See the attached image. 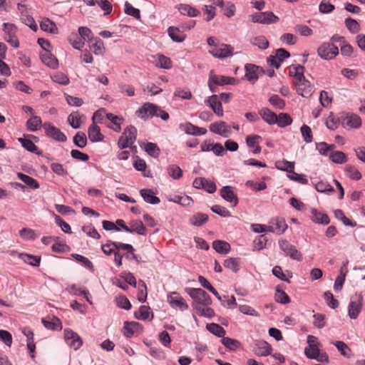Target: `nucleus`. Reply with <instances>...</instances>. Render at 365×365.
Returning a JSON list of instances; mask_svg holds the SVG:
<instances>
[{"label":"nucleus","mask_w":365,"mask_h":365,"mask_svg":"<svg viewBox=\"0 0 365 365\" xmlns=\"http://www.w3.org/2000/svg\"><path fill=\"white\" fill-rule=\"evenodd\" d=\"M341 125L345 128H359L361 125V118L354 113H343L340 117Z\"/></svg>","instance_id":"0eeeda50"},{"label":"nucleus","mask_w":365,"mask_h":365,"mask_svg":"<svg viewBox=\"0 0 365 365\" xmlns=\"http://www.w3.org/2000/svg\"><path fill=\"white\" fill-rule=\"evenodd\" d=\"M145 151L153 158H158L160 154V150L156 143H147L144 146Z\"/></svg>","instance_id":"79ce46f5"},{"label":"nucleus","mask_w":365,"mask_h":365,"mask_svg":"<svg viewBox=\"0 0 365 365\" xmlns=\"http://www.w3.org/2000/svg\"><path fill=\"white\" fill-rule=\"evenodd\" d=\"M274 298L277 302L282 304H288L290 302L289 297L287 295V293H285L280 289L279 286H277L276 288Z\"/></svg>","instance_id":"a18cd8bd"},{"label":"nucleus","mask_w":365,"mask_h":365,"mask_svg":"<svg viewBox=\"0 0 365 365\" xmlns=\"http://www.w3.org/2000/svg\"><path fill=\"white\" fill-rule=\"evenodd\" d=\"M259 113L262 118L269 125L275 124L277 121V115L267 108L261 109Z\"/></svg>","instance_id":"393cba45"},{"label":"nucleus","mask_w":365,"mask_h":365,"mask_svg":"<svg viewBox=\"0 0 365 365\" xmlns=\"http://www.w3.org/2000/svg\"><path fill=\"white\" fill-rule=\"evenodd\" d=\"M168 175L175 180L180 179L182 176V170L176 165H170L168 167Z\"/></svg>","instance_id":"052dcab7"},{"label":"nucleus","mask_w":365,"mask_h":365,"mask_svg":"<svg viewBox=\"0 0 365 365\" xmlns=\"http://www.w3.org/2000/svg\"><path fill=\"white\" fill-rule=\"evenodd\" d=\"M324 299L327 304L331 309H336L339 307V302L334 299V295L329 291H327L324 294Z\"/></svg>","instance_id":"680f3d73"},{"label":"nucleus","mask_w":365,"mask_h":365,"mask_svg":"<svg viewBox=\"0 0 365 365\" xmlns=\"http://www.w3.org/2000/svg\"><path fill=\"white\" fill-rule=\"evenodd\" d=\"M122 135L128 140L130 145H133L137 138V129L133 125H129L124 129Z\"/></svg>","instance_id":"72a5a7b5"},{"label":"nucleus","mask_w":365,"mask_h":365,"mask_svg":"<svg viewBox=\"0 0 365 365\" xmlns=\"http://www.w3.org/2000/svg\"><path fill=\"white\" fill-rule=\"evenodd\" d=\"M279 248L288 256L290 257L292 259L297 261L302 260V255L300 252H299L296 247L289 244L287 240H279Z\"/></svg>","instance_id":"9d476101"},{"label":"nucleus","mask_w":365,"mask_h":365,"mask_svg":"<svg viewBox=\"0 0 365 365\" xmlns=\"http://www.w3.org/2000/svg\"><path fill=\"white\" fill-rule=\"evenodd\" d=\"M64 339L66 344L74 350H78L83 344L81 336L70 329H64Z\"/></svg>","instance_id":"1a4fd4ad"},{"label":"nucleus","mask_w":365,"mask_h":365,"mask_svg":"<svg viewBox=\"0 0 365 365\" xmlns=\"http://www.w3.org/2000/svg\"><path fill=\"white\" fill-rule=\"evenodd\" d=\"M71 256L76 261L81 262L89 270L92 272L94 271V267L92 262L89 260L87 257L78 254H72Z\"/></svg>","instance_id":"bf43d9fd"},{"label":"nucleus","mask_w":365,"mask_h":365,"mask_svg":"<svg viewBox=\"0 0 365 365\" xmlns=\"http://www.w3.org/2000/svg\"><path fill=\"white\" fill-rule=\"evenodd\" d=\"M196 313L200 317L212 318L215 316L214 310L208 306H200L195 309Z\"/></svg>","instance_id":"6e6d98bb"},{"label":"nucleus","mask_w":365,"mask_h":365,"mask_svg":"<svg viewBox=\"0 0 365 365\" xmlns=\"http://www.w3.org/2000/svg\"><path fill=\"white\" fill-rule=\"evenodd\" d=\"M210 130L224 138H227L231 134L230 127L224 121L215 122L210 125Z\"/></svg>","instance_id":"9b49d317"},{"label":"nucleus","mask_w":365,"mask_h":365,"mask_svg":"<svg viewBox=\"0 0 365 365\" xmlns=\"http://www.w3.org/2000/svg\"><path fill=\"white\" fill-rule=\"evenodd\" d=\"M3 30L4 31V40L14 48L19 46V42L15 35L17 27L14 24L4 23Z\"/></svg>","instance_id":"39448f33"},{"label":"nucleus","mask_w":365,"mask_h":365,"mask_svg":"<svg viewBox=\"0 0 365 365\" xmlns=\"http://www.w3.org/2000/svg\"><path fill=\"white\" fill-rule=\"evenodd\" d=\"M208 215L202 212L194 214L190 219V223L196 227H200L208 220Z\"/></svg>","instance_id":"c85d7f7f"},{"label":"nucleus","mask_w":365,"mask_h":365,"mask_svg":"<svg viewBox=\"0 0 365 365\" xmlns=\"http://www.w3.org/2000/svg\"><path fill=\"white\" fill-rule=\"evenodd\" d=\"M92 43L91 48L96 55H101L104 51V46L103 41L99 38H95Z\"/></svg>","instance_id":"0e129e2a"},{"label":"nucleus","mask_w":365,"mask_h":365,"mask_svg":"<svg viewBox=\"0 0 365 365\" xmlns=\"http://www.w3.org/2000/svg\"><path fill=\"white\" fill-rule=\"evenodd\" d=\"M335 148V145H329L325 142H321L316 143V149L322 155L327 156L329 151L333 150Z\"/></svg>","instance_id":"603ef678"},{"label":"nucleus","mask_w":365,"mask_h":365,"mask_svg":"<svg viewBox=\"0 0 365 365\" xmlns=\"http://www.w3.org/2000/svg\"><path fill=\"white\" fill-rule=\"evenodd\" d=\"M255 353L258 356H265L271 354L272 346L265 341H257L254 348Z\"/></svg>","instance_id":"aec40b11"},{"label":"nucleus","mask_w":365,"mask_h":365,"mask_svg":"<svg viewBox=\"0 0 365 365\" xmlns=\"http://www.w3.org/2000/svg\"><path fill=\"white\" fill-rule=\"evenodd\" d=\"M81 115L78 111L72 112L68 117V122L69 125L74 129H78L81 127Z\"/></svg>","instance_id":"37998d69"},{"label":"nucleus","mask_w":365,"mask_h":365,"mask_svg":"<svg viewBox=\"0 0 365 365\" xmlns=\"http://www.w3.org/2000/svg\"><path fill=\"white\" fill-rule=\"evenodd\" d=\"M169 200L180 204L182 206H189L192 202V198L187 195H175L173 198H170Z\"/></svg>","instance_id":"13d9d810"},{"label":"nucleus","mask_w":365,"mask_h":365,"mask_svg":"<svg viewBox=\"0 0 365 365\" xmlns=\"http://www.w3.org/2000/svg\"><path fill=\"white\" fill-rule=\"evenodd\" d=\"M124 11L127 15L131 16L136 19H140V12L138 9L134 8L129 2L125 1Z\"/></svg>","instance_id":"e2e57ef3"},{"label":"nucleus","mask_w":365,"mask_h":365,"mask_svg":"<svg viewBox=\"0 0 365 365\" xmlns=\"http://www.w3.org/2000/svg\"><path fill=\"white\" fill-rule=\"evenodd\" d=\"M40 58L41 61L51 68L55 69L58 66V59L49 51L41 53Z\"/></svg>","instance_id":"4be33fe9"},{"label":"nucleus","mask_w":365,"mask_h":365,"mask_svg":"<svg viewBox=\"0 0 365 365\" xmlns=\"http://www.w3.org/2000/svg\"><path fill=\"white\" fill-rule=\"evenodd\" d=\"M20 258L22 259L26 263L34 267H38L41 262L40 256L21 253L20 254Z\"/></svg>","instance_id":"e433bc0d"},{"label":"nucleus","mask_w":365,"mask_h":365,"mask_svg":"<svg viewBox=\"0 0 365 365\" xmlns=\"http://www.w3.org/2000/svg\"><path fill=\"white\" fill-rule=\"evenodd\" d=\"M318 55L324 60H331L339 54V48L331 43H323L317 49Z\"/></svg>","instance_id":"20e7f679"},{"label":"nucleus","mask_w":365,"mask_h":365,"mask_svg":"<svg viewBox=\"0 0 365 365\" xmlns=\"http://www.w3.org/2000/svg\"><path fill=\"white\" fill-rule=\"evenodd\" d=\"M250 19L253 23L262 24H271L279 21V17L272 11L255 13L250 16Z\"/></svg>","instance_id":"7ed1b4c3"},{"label":"nucleus","mask_w":365,"mask_h":365,"mask_svg":"<svg viewBox=\"0 0 365 365\" xmlns=\"http://www.w3.org/2000/svg\"><path fill=\"white\" fill-rule=\"evenodd\" d=\"M233 187L229 185L224 186L220 190V195L221 197L226 201L234 203V205H237L238 203V199L237 195L234 193L232 190Z\"/></svg>","instance_id":"412c9836"},{"label":"nucleus","mask_w":365,"mask_h":365,"mask_svg":"<svg viewBox=\"0 0 365 365\" xmlns=\"http://www.w3.org/2000/svg\"><path fill=\"white\" fill-rule=\"evenodd\" d=\"M73 143L76 146L83 148L87 144V138L83 132H78L73 137Z\"/></svg>","instance_id":"8fccbe9b"},{"label":"nucleus","mask_w":365,"mask_h":365,"mask_svg":"<svg viewBox=\"0 0 365 365\" xmlns=\"http://www.w3.org/2000/svg\"><path fill=\"white\" fill-rule=\"evenodd\" d=\"M213 249L220 254H227L231 250L230 245L223 240H215L212 242Z\"/></svg>","instance_id":"cd10ccee"},{"label":"nucleus","mask_w":365,"mask_h":365,"mask_svg":"<svg viewBox=\"0 0 365 365\" xmlns=\"http://www.w3.org/2000/svg\"><path fill=\"white\" fill-rule=\"evenodd\" d=\"M41 118L39 116L34 115L26 122V128L28 130L32 132L36 131L41 125Z\"/></svg>","instance_id":"58836bf2"},{"label":"nucleus","mask_w":365,"mask_h":365,"mask_svg":"<svg viewBox=\"0 0 365 365\" xmlns=\"http://www.w3.org/2000/svg\"><path fill=\"white\" fill-rule=\"evenodd\" d=\"M168 33L170 38L178 43L182 42L186 37L178 28L174 26H170L168 29Z\"/></svg>","instance_id":"bb28decb"},{"label":"nucleus","mask_w":365,"mask_h":365,"mask_svg":"<svg viewBox=\"0 0 365 365\" xmlns=\"http://www.w3.org/2000/svg\"><path fill=\"white\" fill-rule=\"evenodd\" d=\"M329 159L334 163L342 164L347 161V157L342 151H334L330 153Z\"/></svg>","instance_id":"09e8293b"},{"label":"nucleus","mask_w":365,"mask_h":365,"mask_svg":"<svg viewBox=\"0 0 365 365\" xmlns=\"http://www.w3.org/2000/svg\"><path fill=\"white\" fill-rule=\"evenodd\" d=\"M292 118L288 113H281L277 115V121L275 124H277L279 128H284L292 124Z\"/></svg>","instance_id":"c03bdc74"},{"label":"nucleus","mask_w":365,"mask_h":365,"mask_svg":"<svg viewBox=\"0 0 365 365\" xmlns=\"http://www.w3.org/2000/svg\"><path fill=\"white\" fill-rule=\"evenodd\" d=\"M206 329L210 333L218 337H223L226 333L225 329L222 327L215 323L207 324L206 325Z\"/></svg>","instance_id":"4c0bfd02"},{"label":"nucleus","mask_w":365,"mask_h":365,"mask_svg":"<svg viewBox=\"0 0 365 365\" xmlns=\"http://www.w3.org/2000/svg\"><path fill=\"white\" fill-rule=\"evenodd\" d=\"M42 127L45 130L46 135L53 138V140L58 142H66L67 140V138L66 135L61 131V130L53 125H52L49 122H45Z\"/></svg>","instance_id":"423d86ee"},{"label":"nucleus","mask_w":365,"mask_h":365,"mask_svg":"<svg viewBox=\"0 0 365 365\" xmlns=\"http://www.w3.org/2000/svg\"><path fill=\"white\" fill-rule=\"evenodd\" d=\"M240 258L227 259L224 261V267L236 273L240 270Z\"/></svg>","instance_id":"de8ad7c7"},{"label":"nucleus","mask_w":365,"mask_h":365,"mask_svg":"<svg viewBox=\"0 0 365 365\" xmlns=\"http://www.w3.org/2000/svg\"><path fill=\"white\" fill-rule=\"evenodd\" d=\"M178 9L181 14L187 15L190 17H195L200 14V11L197 9L189 4H181L178 5Z\"/></svg>","instance_id":"c756f323"},{"label":"nucleus","mask_w":365,"mask_h":365,"mask_svg":"<svg viewBox=\"0 0 365 365\" xmlns=\"http://www.w3.org/2000/svg\"><path fill=\"white\" fill-rule=\"evenodd\" d=\"M198 282L202 287L207 289L212 294H214L218 300L222 301V297L220 295L217 289L210 284V282L205 277L200 275L198 277Z\"/></svg>","instance_id":"7c9ffc66"},{"label":"nucleus","mask_w":365,"mask_h":365,"mask_svg":"<svg viewBox=\"0 0 365 365\" xmlns=\"http://www.w3.org/2000/svg\"><path fill=\"white\" fill-rule=\"evenodd\" d=\"M334 344L339 350V351H340L342 356H346L347 358H349L351 356V349L344 341H337L335 343H334Z\"/></svg>","instance_id":"69168bd1"},{"label":"nucleus","mask_w":365,"mask_h":365,"mask_svg":"<svg viewBox=\"0 0 365 365\" xmlns=\"http://www.w3.org/2000/svg\"><path fill=\"white\" fill-rule=\"evenodd\" d=\"M140 194L144 201L151 205H157L160 203V200L155 195L154 192L151 189L144 188L140 190Z\"/></svg>","instance_id":"5701e85b"},{"label":"nucleus","mask_w":365,"mask_h":365,"mask_svg":"<svg viewBox=\"0 0 365 365\" xmlns=\"http://www.w3.org/2000/svg\"><path fill=\"white\" fill-rule=\"evenodd\" d=\"M136 115L141 119L146 120L153 116L160 117L163 120L169 119V114L161 110L158 106L152 103H145L137 111Z\"/></svg>","instance_id":"f257e3e1"},{"label":"nucleus","mask_w":365,"mask_h":365,"mask_svg":"<svg viewBox=\"0 0 365 365\" xmlns=\"http://www.w3.org/2000/svg\"><path fill=\"white\" fill-rule=\"evenodd\" d=\"M185 292L192 298V307L195 309L200 306H209L212 304L210 295L201 288H185Z\"/></svg>","instance_id":"f03ea898"},{"label":"nucleus","mask_w":365,"mask_h":365,"mask_svg":"<svg viewBox=\"0 0 365 365\" xmlns=\"http://www.w3.org/2000/svg\"><path fill=\"white\" fill-rule=\"evenodd\" d=\"M245 78L252 83L257 81L259 76L265 73V70L263 68L252 63H247L245 66Z\"/></svg>","instance_id":"6e6552de"},{"label":"nucleus","mask_w":365,"mask_h":365,"mask_svg":"<svg viewBox=\"0 0 365 365\" xmlns=\"http://www.w3.org/2000/svg\"><path fill=\"white\" fill-rule=\"evenodd\" d=\"M276 168L278 170L286 171L289 174L291 173H293V170H294V162H289L287 160H283L282 161H277L276 162Z\"/></svg>","instance_id":"ea45409f"},{"label":"nucleus","mask_w":365,"mask_h":365,"mask_svg":"<svg viewBox=\"0 0 365 365\" xmlns=\"http://www.w3.org/2000/svg\"><path fill=\"white\" fill-rule=\"evenodd\" d=\"M205 103L212 108L213 112L219 117L223 115V109L222 106L221 101L217 95H212L208 97L205 101Z\"/></svg>","instance_id":"ddd939ff"},{"label":"nucleus","mask_w":365,"mask_h":365,"mask_svg":"<svg viewBox=\"0 0 365 365\" xmlns=\"http://www.w3.org/2000/svg\"><path fill=\"white\" fill-rule=\"evenodd\" d=\"M88 135L89 140L93 143L102 141L104 138L100 127L94 123L88 127Z\"/></svg>","instance_id":"b1692460"},{"label":"nucleus","mask_w":365,"mask_h":365,"mask_svg":"<svg viewBox=\"0 0 365 365\" xmlns=\"http://www.w3.org/2000/svg\"><path fill=\"white\" fill-rule=\"evenodd\" d=\"M344 24L347 29L351 34H356L360 31V25L356 20L348 17L345 19Z\"/></svg>","instance_id":"49530a36"},{"label":"nucleus","mask_w":365,"mask_h":365,"mask_svg":"<svg viewBox=\"0 0 365 365\" xmlns=\"http://www.w3.org/2000/svg\"><path fill=\"white\" fill-rule=\"evenodd\" d=\"M179 128L186 134L195 136L202 135L207 133L206 128L197 127V125H195L189 122H187L184 124H180Z\"/></svg>","instance_id":"2eb2a0df"},{"label":"nucleus","mask_w":365,"mask_h":365,"mask_svg":"<svg viewBox=\"0 0 365 365\" xmlns=\"http://www.w3.org/2000/svg\"><path fill=\"white\" fill-rule=\"evenodd\" d=\"M287 228V225L282 218L274 219L268 225L267 231L269 232H275L278 235L283 234Z\"/></svg>","instance_id":"dca6fc26"},{"label":"nucleus","mask_w":365,"mask_h":365,"mask_svg":"<svg viewBox=\"0 0 365 365\" xmlns=\"http://www.w3.org/2000/svg\"><path fill=\"white\" fill-rule=\"evenodd\" d=\"M18 140L21 143L22 147H24L26 150L36 153L38 155H41L42 152L38 150L36 145L30 139L19 138Z\"/></svg>","instance_id":"2f4dec72"},{"label":"nucleus","mask_w":365,"mask_h":365,"mask_svg":"<svg viewBox=\"0 0 365 365\" xmlns=\"http://www.w3.org/2000/svg\"><path fill=\"white\" fill-rule=\"evenodd\" d=\"M300 131H301V133H302L304 140L307 143H309L312 142L313 135H312V130L309 126H308L307 125H303L300 128Z\"/></svg>","instance_id":"338daca9"},{"label":"nucleus","mask_w":365,"mask_h":365,"mask_svg":"<svg viewBox=\"0 0 365 365\" xmlns=\"http://www.w3.org/2000/svg\"><path fill=\"white\" fill-rule=\"evenodd\" d=\"M311 220L319 225H327L330 222V219L326 213L318 211L316 208H312L310 210Z\"/></svg>","instance_id":"a211bd4d"},{"label":"nucleus","mask_w":365,"mask_h":365,"mask_svg":"<svg viewBox=\"0 0 365 365\" xmlns=\"http://www.w3.org/2000/svg\"><path fill=\"white\" fill-rule=\"evenodd\" d=\"M221 342L226 348L232 351L236 350L240 346V342L238 340L230 337L223 336Z\"/></svg>","instance_id":"3c124183"},{"label":"nucleus","mask_w":365,"mask_h":365,"mask_svg":"<svg viewBox=\"0 0 365 365\" xmlns=\"http://www.w3.org/2000/svg\"><path fill=\"white\" fill-rule=\"evenodd\" d=\"M138 286V299L140 302L144 303L146 302L147 296H148V292H147V287L145 283L140 280Z\"/></svg>","instance_id":"4d7b16f0"},{"label":"nucleus","mask_w":365,"mask_h":365,"mask_svg":"<svg viewBox=\"0 0 365 365\" xmlns=\"http://www.w3.org/2000/svg\"><path fill=\"white\" fill-rule=\"evenodd\" d=\"M130 230L128 232L133 233L136 232L140 235H146V228L141 221L133 220L130 222Z\"/></svg>","instance_id":"473e14b6"},{"label":"nucleus","mask_w":365,"mask_h":365,"mask_svg":"<svg viewBox=\"0 0 365 365\" xmlns=\"http://www.w3.org/2000/svg\"><path fill=\"white\" fill-rule=\"evenodd\" d=\"M304 67L301 65H292L289 67V75L294 78L295 81L304 78Z\"/></svg>","instance_id":"a19ab883"},{"label":"nucleus","mask_w":365,"mask_h":365,"mask_svg":"<svg viewBox=\"0 0 365 365\" xmlns=\"http://www.w3.org/2000/svg\"><path fill=\"white\" fill-rule=\"evenodd\" d=\"M211 81H213L215 86H224V85H235L237 81L233 77L225 76H217L213 73V71L210 72Z\"/></svg>","instance_id":"6ab92c4d"},{"label":"nucleus","mask_w":365,"mask_h":365,"mask_svg":"<svg viewBox=\"0 0 365 365\" xmlns=\"http://www.w3.org/2000/svg\"><path fill=\"white\" fill-rule=\"evenodd\" d=\"M68 41L75 49L81 50L84 46V41L76 34L70 35Z\"/></svg>","instance_id":"5fc2aeb1"},{"label":"nucleus","mask_w":365,"mask_h":365,"mask_svg":"<svg viewBox=\"0 0 365 365\" xmlns=\"http://www.w3.org/2000/svg\"><path fill=\"white\" fill-rule=\"evenodd\" d=\"M362 297L359 296L357 300H351L349 307H348V314L349 317L355 319L358 317L359 313L361 311L362 308Z\"/></svg>","instance_id":"f3484780"},{"label":"nucleus","mask_w":365,"mask_h":365,"mask_svg":"<svg viewBox=\"0 0 365 365\" xmlns=\"http://www.w3.org/2000/svg\"><path fill=\"white\" fill-rule=\"evenodd\" d=\"M150 307L142 305L140 307L138 312H135L134 315L137 319L145 321L148 319L150 315Z\"/></svg>","instance_id":"864d4df0"},{"label":"nucleus","mask_w":365,"mask_h":365,"mask_svg":"<svg viewBox=\"0 0 365 365\" xmlns=\"http://www.w3.org/2000/svg\"><path fill=\"white\" fill-rule=\"evenodd\" d=\"M40 27L43 31L49 32L53 34H57L58 32V28L56 25L49 19H43L40 24Z\"/></svg>","instance_id":"c9c22d12"},{"label":"nucleus","mask_w":365,"mask_h":365,"mask_svg":"<svg viewBox=\"0 0 365 365\" xmlns=\"http://www.w3.org/2000/svg\"><path fill=\"white\" fill-rule=\"evenodd\" d=\"M168 299L173 308H179L181 311H185L188 309V304L178 292H172L168 295Z\"/></svg>","instance_id":"4468645a"},{"label":"nucleus","mask_w":365,"mask_h":365,"mask_svg":"<svg viewBox=\"0 0 365 365\" xmlns=\"http://www.w3.org/2000/svg\"><path fill=\"white\" fill-rule=\"evenodd\" d=\"M234 48L229 44L222 43L220 47H215L210 51V53L215 58H225L231 56L233 53Z\"/></svg>","instance_id":"f8f14e48"},{"label":"nucleus","mask_w":365,"mask_h":365,"mask_svg":"<svg viewBox=\"0 0 365 365\" xmlns=\"http://www.w3.org/2000/svg\"><path fill=\"white\" fill-rule=\"evenodd\" d=\"M18 178L27 185L31 189H38L40 186L39 183L34 178L24 174L22 173H17Z\"/></svg>","instance_id":"f704fd0d"},{"label":"nucleus","mask_w":365,"mask_h":365,"mask_svg":"<svg viewBox=\"0 0 365 365\" xmlns=\"http://www.w3.org/2000/svg\"><path fill=\"white\" fill-rule=\"evenodd\" d=\"M41 322L43 326L51 330H58L61 329V322L60 319L56 317H53L51 319H48L47 318H42Z\"/></svg>","instance_id":"a878e982"},{"label":"nucleus","mask_w":365,"mask_h":365,"mask_svg":"<svg viewBox=\"0 0 365 365\" xmlns=\"http://www.w3.org/2000/svg\"><path fill=\"white\" fill-rule=\"evenodd\" d=\"M79 35L83 41L88 39V41L93 42L95 38L93 37L92 31L90 29L84 26H81L78 28Z\"/></svg>","instance_id":"774afa93"}]
</instances>
